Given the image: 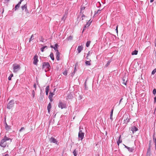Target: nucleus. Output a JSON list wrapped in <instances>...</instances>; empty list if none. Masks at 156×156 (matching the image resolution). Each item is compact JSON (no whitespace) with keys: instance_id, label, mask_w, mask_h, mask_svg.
<instances>
[{"instance_id":"f257e3e1","label":"nucleus","mask_w":156,"mask_h":156,"mask_svg":"<svg viewBox=\"0 0 156 156\" xmlns=\"http://www.w3.org/2000/svg\"><path fill=\"white\" fill-rule=\"evenodd\" d=\"M21 9L22 11L26 12V16H28L29 15V12L27 9V4L23 5L21 6Z\"/></svg>"},{"instance_id":"f03ea898","label":"nucleus","mask_w":156,"mask_h":156,"mask_svg":"<svg viewBox=\"0 0 156 156\" xmlns=\"http://www.w3.org/2000/svg\"><path fill=\"white\" fill-rule=\"evenodd\" d=\"M50 65L49 63L48 62H44L42 63V69H45V71L46 72L47 71L50 70Z\"/></svg>"},{"instance_id":"7ed1b4c3","label":"nucleus","mask_w":156,"mask_h":156,"mask_svg":"<svg viewBox=\"0 0 156 156\" xmlns=\"http://www.w3.org/2000/svg\"><path fill=\"white\" fill-rule=\"evenodd\" d=\"M58 107L62 109L66 108L67 107L65 101L60 100L58 104Z\"/></svg>"},{"instance_id":"20e7f679","label":"nucleus","mask_w":156,"mask_h":156,"mask_svg":"<svg viewBox=\"0 0 156 156\" xmlns=\"http://www.w3.org/2000/svg\"><path fill=\"white\" fill-rule=\"evenodd\" d=\"M14 100H11L9 101L7 106V108L8 109H11L14 106Z\"/></svg>"},{"instance_id":"39448f33","label":"nucleus","mask_w":156,"mask_h":156,"mask_svg":"<svg viewBox=\"0 0 156 156\" xmlns=\"http://www.w3.org/2000/svg\"><path fill=\"white\" fill-rule=\"evenodd\" d=\"M124 123L126 124H127L130 121V116L126 114L124 115Z\"/></svg>"},{"instance_id":"423d86ee","label":"nucleus","mask_w":156,"mask_h":156,"mask_svg":"<svg viewBox=\"0 0 156 156\" xmlns=\"http://www.w3.org/2000/svg\"><path fill=\"white\" fill-rule=\"evenodd\" d=\"M13 72L16 73L20 69V66L18 64H14L13 65Z\"/></svg>"},{"instance_id":"0eeeda50","label":"nucleus","mask_w":156,"mask_h":156,"mask_svg":"<svg viewBox=\"0 0 156 156\" xmlns=\"http://www.w3.org/2000/svg\"><path fill=\"white\" fill-rule=\"evenodd\" d=\"M7 144L6 142L3 139L1 140L0 143V146L5 148Z\"/></svg>"},{"instance_id":"6e6552de","label":"nucleus","mask_w":156,"mask_h":156,"mask_svg":"<svg viewBox=\"0 0 156 156\" xmlns=\"http://www.w3.org/2000/svg\"><path fill=\"white\" fill-rule=\"evenodd\" d=\"M38 61L37 56L35 55L34 57L33 64L36 65Z\"/></svg>"},{"instance_id":"1a4fd4ad","label":"nucleus","mask_w":156,"mask_h":156,"mask_svg":"<svg viewBox=\"0 0 156 156\" xmlns=\"http://www.w3.org/2000/svg\"><path fill=\"white\" fill-rule=\"evenodd\" d=\"M49 141L51 143H53L57 144V140L53 137H51Z\"/></svg>"},{"instance_id":"9d476101","label":"nucleus","mask_w":156,"mask_h":156,"mask_svg":"<svg viewBox=\"0 0 156 156\" xmlns=\"http://www.w3.org/2000/svg\"><path fill=\"white\" fill-rule=\"evenodd\" d=\"M84 135V133H78V136L79 140L80 139V140H82L83 138Z\"/></svg>"},{"instance_id":"9b49d317","label":"nucleus","mask_w":156,"mask_h":156,"mask_svg":"<svg viewBox=\"0 0 156 156\" xmlns=\"http://www.w3.org/2000/svg\"><path fill=\"white\" fill-rule=\"evenodd\" d=\"M124 146L125 147L127 148L128 150V151L130 152H133L134 149V147H129L125 145H124Z\"/></svg>"},{"instance_id":"f8f14e48","label":"nucleus","mask_w":156,"mask_h":156,"mask_svg":"<svg viewBox=\"0 0 156 156\" xmlns=\"http://www.w3.org/2000/svg\"><path fill=\"white\" fill-rule=\"evenodd\" d=\"M5 129L7 130H9V129H10V126H8L7 125V124L6 122V121L5 119Z\"/></svg>"},{"instance_id":"ddd939ff","label":"nucleus","mask_w":156,"mask_h":156,"mask_svg":"<svg viewBox=\"0 0 156 156\" xmlns=\"http://www.w3.org/2000/svg\"><path fill=\"white\" fill-rule=\"evenodd\" d=\"M91 21H90V20L88 21L87 22L86 25L84 26V27L83 29V31L85 30V28L88 27L90 24Z\"/></svg>"},{"instance_id":"4468645a","label":"nucleus","mask_w":156,"mask_h":156,"mask_svg":"<svg viewBox=\"0 0 156 156\" xmlns=\"http://www.w3.org/2000/svg\"><path fill=\"white\" fill-rule=\"evenodd\" d=\"M54 94H55L54 93H51V92H50L48 97L51 101H52V98Z\"/></svg>"},{"instance_id":"2eb2a0df","label":"nucleus","mask_w":156,"mask_h":156,"mask_svg":"<svg viewBox=\"0 0 156 156\" xmlns=\"http://www.w3.org/2000/svg\"><path fill=\"white\" fill-rule=\"evenodd\" d=\"M138 129L135 126H133L131 128V130L132 131L133 133H134V132L137 131Z\"/></svg>"},{"instance_id":"dca6fc26","label":"nucleus","mask_w":156,"mask_h":156,"mask_svg":"<svg viewBox=\"0 0 156 156\" xmlns=\"http://www.w3.org/2000/svg\"><path fill=\"white\" fill-rule=\"evenodd\" d=\"M83 49V47L82 46H78L77 48V50L78 51V53H80Z\"/></svg>"},{"instance_id":"f3484780","label":"nucleus","mask_w":156,"mask_h":156,"mask_svg":"<svg viewBox=\"0 0 156 156\" xmlns=\"http://www.w3.org/2000/svg\"><path fill=\"white\" fill-rule=\"evenodd\" d=\"M56 58L58 61L60 60V53L58 51L56 52Z\"/></svg>"},{"instance_id":"a211bd4d","label":"nucleus","mask_w":156,"mask_h":156,"mask_svg":"<svg viewBox=\"0 0 156 156\" xmlns=\"http://www.w3.org/2000/svg\"><path fill=\"white\" fill-rule=\"evenodd\" d=\"M145 156H151V151L149 148L147 149V152Z\"/></svg>"},{"instance_id":"6ab92c4d","label":"nucleus","mask_w":156,"mask_h":156,"mask_svg":"<svg viewBox=\"0 0 156 156\" xmlns=\"http://www.w3.org/2000/svg\"><path fill=\"white\" fill-rule=\"evenodd\" d=\"M58 45L57 44H55L54 45L53 48L56 52L58 51Z\"/></svg>"},{"instance_id":"aec40b11","label":"nucleus","mask_w":156,"mask_h":156,"mask_svg":"<svg viewBox=\"0 0 156 156\" xmlns=\"http://www.w3.org/2000/svg\"><path fill=\"white\" fill-rule=\"evenodd\" d=\"M49 90V86H47L45 88V92L46 95H48V92Z\"/></svg>"},{"instance_id":"412c9836","label":"nucleus","mask_w":156,"mask_h":156,"mask_svg":"<svg viewBox=\"0 0 156 156\" xmlns=\"http://www.w3.org/2000/svg\"><path fill=\"white\" fill-rule=\"evenodd\" d=\"M4 140H5V141L6 142L7 140H10V142H12V139L9 138L7 137L6 136H5L4 138H3Z\"/></svg>"},{"instance_id":"4be33fe9","label":"nucleus","mask_w":156,"mask_h":156,"mask_svg":"<svg viewBox=\"0 0 156 156\" xmlns=\"http://www.w3.org/2000/svg\"><path fill=\"white\" fill-rule=\"evenodd\" d=\"M113 112V109H112L111 111L110 115V119L111 120V121L113 120L112 115Z\"/></svg>"},{"instance_id":"5701e85b","label":"nucleus","mask_w":156,"mask_h":156,"mask_svg":"<svg viewBox=\"0 0 156 156\" xmlns=\"http://www.w3.org/2000/svg\"><path fill=\"white\" fill-rule=\"evenodd\" d=\"M20 5H18V4H17L16 5L15 8L13 9V10L16 11L19 8H20Z\"/></svg>"},{"instance_id":"b1692460","label":"nucleus","mask_w":156,"mask_h":156,"mask_svg":"<svg viewBox=\"0 0 156 156\" xmlns=\"http://www.w3.org/2000/svg\"><path fill=\"white\" fill-rule=\"evenodd\" d=\"M91 61L90 60L89 61L86 60L85 63L87 66H90L91 65Z\"/></svg>"},{"instance_id":"393cba45","label":"nucleus","mask_w":156,"mask_h":156,"mask_svg":"<svg viewBox=\"0 0 156 156\" xmlns=\"http://www.w3.org/2000/svg\"><path fill=\"white\" fill-rule=\"evenodd\" d=\"M121 136L120 135V136L119 137V139L117 141V143L118 145H119V144L121 143L122 142V140H121Z\"/></svg>"},{"instance_id":"a878e982","label":"nucleus","mask_w":156,"mask_h":156,"mask_svg":"<svg viewBox=\"0 0 156 156\" xmlns=\"http://www.w3.org/2000/svg\"><path fill=\"white\" fill-rule=\"evenodd\" d=\"M51 108V104L50 103H49L48 104V106L47 107V109H48V112H49L50 111Z\"/></svg>"},{"instance_id":"bb28decb","label":"nucleus","mask_w":156,"mask_h":156,"mask_svg":"<svg viewBox=\"0 0 156 156\" xmlns=\"http://www.w3.org/2000/svg\"><path fill=\"white\" fill-rule=\"evenodd\" d=\"M73 153L74 156H76L78 154V151L76 149L74 150L73 152Z\"/></svg>"},{"instance_id":"cd10ccee","label":"nucleus","mask_w":156,"mask_h":156,"mask_svg":"<svg viewBox=\"0 0 156 156\" xmlns=\"http://www.w3.org/2000/svg\"><path fill=\"white\" fill-rule=\"evenodd\" d=\"M138 52V51L135 50L132 52L131 54L132 55H136L137 54Z\"/></svg>"},{"instance_id":"c85d7f7f","label":"nucleus","mask_w":156,"mask_h":156,"mask_svg":"<svg viewBox=\"0 0 156 156\" xmlns=\"http://www.w3.org/2000/svg\"><path fill=\"white\" fill-rule=\"evenodd\" d=\"M50 56L52 60H54V55H53V53H52V52L51 53V54L50 55Z\"/></svg>"},{"instance_id":"c756f323","label":"nucleus","mask_w":156,"mask_h":156,"mask_svg":"<svg viewBox=\"0 0 156 156\" xmlns=\"http://www.w3.org/2000/svg\"><path fill=\"white\" fill-rule=\"evenodd\" d=\"M67 16V15L66 13H65L63 16L62 17V20H63L64 21L65 20H66V17Z\"/></svg>"},{"instance_id":"7c9ffc66","label":"nucleus","mask_w":156,"mask_h":156,"mask_svg":"<svg viewBox=\"0 0 156 156\" xmlns=\"http://www.w3.org/2000/svg\"><path fill=\"white\" fill-rule=\"evenodd\" d=\"M153 139L154 141V142L155 144V149L156 150V139L154 135H153Z\"/></svg>"},{"instance_id":"2f4dec72","label":"nucleus","mask_w":156,"mask_h":156,"mask_svg":"<svg viewBox=\"0 0 156 156\" xmlns=\"http://www.w3.org/2000/svg\"><path fill=\"white\" fill-rule=\"evenodd\" d=\"M34 35L33 34H32L31 36V37L29 39V43H30L31 41H32L34 39Z\"/></svg>"},{"instance_id":"473e14b6","label":"nucleus","mask_w":156,"mask_h":156,"mask_svg":"<svg viewBox=\"0 0 156 156\" xmlns=\"http://www.w3.org/2000/svg\"><path fill=\"white\" fill-rule=\"evenodd\" d=\"M90 43V41H88L86 43V46L87 47H88Z\"/></svg>"},{"instance_id":"72a5a7b5","label":"nucleus","mask_w":156,"mask_h":156,"mask_svg":"<svg viewBox=\"0 0 156 156\" xmlns=\"http://www.w3.org/2000/svg\"><path fill=\"white\" fill-rule=\"evenodd\" d=\"M47 48V46H45L42 47L40 49H41V51H42V52H43L44 51V49L45 48Z\"/></svg>"},{"instance_id":"f704fd0d","label":"nucleus","mask_w":156,"mask_h":156,"mask_svg":"<svg viewBox=\"0 0 156 156\" xmlns=\"http://www.w3.org/2000/svg\"><path fill=\"white\" fill-rule=\"evenodd\" d=\"M13 76V74H11L10 76L8 77V80H11V78Z\"/></svg>"},{"instance_id":"c9c22d12","label":"nucleus","mask_w":156,"mask_h":156,"mask_svg":"<svg viewBox=\"0 0 156 156\" xmlns=\"http://www.w3.org/2000/svg\"><path fill=\"white\" fill-rule=\"evenodd\" d=\"M101 10L100 9H99L97 11H95V14H97L98 13L100 14V13H101Z\"/></svg>"},{"instance_id":"e433bc0d","label":"nucleus","mask_w":156,"mask_h":156,"mask_svg":"<svg viewBox=\"0 0 156 156\" xmlns=\"http://www.w3.org/2000/svg\"><path fill=\"white\" fill-rule=\"evenodd\" d=\"M73 39V37L71 36H70L69 37H68L67 39L68 40H72Z\"/></svg>"},{"instance_id":"4c0bfd02","label":"nucleus","mask_w":156,"mask_h":156,"mask_svg":"<svg viewBox=\"0 0 156 156\" xmlns=\"http://www.w3.org/2000/svg\"><path fill=\"white\" fill-rule=\"evenodd\" d=\"M32 94L33 96V98H34L35 97V92L34 90H33L32 92Z\"/></svg>"},{"instance_id":"58836bf2","label":"nucleus","mask_w":156,"mask_h":156,"mask_svg":"<svg viewBox=\"0 0 156 156\" xmlns=\"http://www.w3.org/2000/svg\"><path fill=\"white\" fill-rule=\"evenodd\" d=\"M156 72V68L154 69L153 71L152 72L151 74L152 75L154 74Z\"/></svg>"},{"instance_id":"ea45409f","label":"nucleus","mask_w":156,"mask_h":156,"mask_svg":"<svg viewBox=\"0 0 156 156\" xmlns=\"http://www.w3.org/2000/svg\"><path fill=\"white\" fill-rule=\"evenodd\" d=\"M79 131L78 133H84L83 132L82 130H81V126L79 127Z\"/></svg>"},{"instance_id":"a19ab883","label":"nucleus","mask_w":156,"mask_h":156,"mask_svg":"<svg viewBox=\"0 0 156 156\" xmlns=\"http://www.w3.org/2000/svg\"><path fill=\"white\" fill-rule=\"evenodd\" d=\"M63 74L65 76H66L67 74V72L66 70H65L63 73Z\"/></svg>"},{"instance_id":"79ce46f5","label":"nucleus","mask_w":156,"mask_h":156,"mask_svg":"<svg viewBox=\"0 0 156 156\" xmlns=\"http://www.w3.org/2000/svg\"><path fill=\"white\" fill-rule=\"evenodd\" d=\"M153 94L154 95H155L156 94V89H154L153 91Z\"/></svg>"},{"instance_id":"37998d69","label":"nucleus","mask_w":156,"mask_h":156,"mask_svg":"<svg viewBox=\"0 0 156 156\" xmlns=\"http://www.w3.org/2000/svg\"><path fill=\"white\" fill-rule=\"evenodd\" d=\"M110 62H111V61H108V62L106 64V65L105 66L106 67H107L108 65H109Z\"/></svg>"},{"instance_id":"c03bdc74","label":"nucleus","mask_w":156,"mask_h":156,"mask_svg":"<svg viewBox=\"0 0 156 156\" xmlns=\"http://www.w3.org/2000/svg\"><path fill=\"white\" fill-rule=\"evenodd\" d=\"M122 80H123V83L125 85H126V82H125V80L124 79H122Z\"/></svg>"},{"instance_id":"a18cd8bd","label":"nucleus","mask_w":156,"mask_h":156,"mask_svg":"<svg viewBox=\"0 0 156 156\" xmlns=\"http://www.w3.org/2000/svg\"><path fill=\"white\" fill-rule=\"evenodd\" d=\"M40 39V41L42 42H44V38L42 37H41V39Z\"/></svg>"},{"instance_id":"49530a36","label":"nucleus","mask_w":156,"mask_h":156,"mask_svg":"<svg viewBox=\"0 0 156 156\" xmlns=\"http://www.w3.org/2000/svg\"><path fill=\"white\" fill-rule=\"evenodd\" d=\"M24 129L25 128L24 127H22L20 130V132H21L23 130H24Z\"/></svg>"},{"instance_id":"de8ad7c7","label":"nucleus","mask_w":156,"mask_h":156,"mask_svg":"<svg viewBox=\"0 0 156 156\" xmlns=\"http://www.w3.org/2000/svg\"><path fill=\"white\" fill-rule=\"evenodd\" d=\"M76 70V67H75L74 71L73 73L72 74L75 73V71Z\"/></svg>"},{"instance_id":"09e8293b","label":"nucleus","mask_w":156,"mask_h":156,"mask_svg":"<svg viewBox=\"0 0 156 156\" xmlns=\"http://www.w3.org/2000/svg\"><path fill=\"white\" fill-rule=\"evenodd\" d=\"M10 0H4V1H5L4 2L5 3H8L9 2Z\"/></svg>"},{"instance_id":"8fccbe9b","label":"nucleus","mask_w":156,"mask_h":156,"mask_svg":"<svg viewBox=\"0 0 156 156\" xmlns=\"http://www.w3.org/2000/svg\"><path fill=\"white\" fill-rule=\"evenodd\" d=\"M34 87L35 88V90H36V84L35 83H34Z\"/></svg>"},{"instance_id":"3c124183","label":"nucleus","mask_w":156,"mask_h":156,"mask_svg":"<svg viewBox=\"0 0 156 156\" xmlns=\"http://www.w3.org/2000/svg\"><path fill=\"white\" fill-rule=\"evenodd\" d=\"M118 26H117L116 27V29H115V30L116 31V32L117 33L118 32Z\"/></svg>"},{"instance_id":"603ef678","label":"nucleus","mask_w":156,"mask_h":156,"mask_svg":"<svg viewBox=\"0 0 156 156\" xmlns=\"http://www.w3.org/2000/svg\"><path fill=\"white\" fill-rule=\"evenodd\" d=\"M22 2H21V1H20L18 2L17 4L20 5V4H21V3Z\"/></svg>"},{"instance_id":"864d4df0","label":"nucleus","mask_w":156,"mask_h":156,"mask_svg":"<svg viewBox=\"0 0 156 156\" xmlns=\"http://www.w3.org/2000/svg\"><path fill=\"white\" fill-rule=\"evenodd\" d=\"M90 51H89L88 52V53L87 54V56H89V55H90Z\"/></svg>"},{"instance_id":"5fc2aeb1","label":"nucleus","mask_w":156,"mask_h":156,"mask_svg":"<svg viewBox=\"0 0 156 156\" xmlns=\"http://www.w3.org/2000/svg\"><path fill=\"white\" fill-rule=\"evenodd\" d=\"M85 8V7H83L81 8V10H84Z\"/></svg>"},{"instance_id":"6e6d98bb","label":"nucleus","mask_w":156,"mask_h":156,"mask_svg":"<svg viewBox=\"0 0 156 156\" xmlns=\"http://www.w3.org/2000/svg\"><path fill=\"white\" fill-rule=\"evenodd\" d=\"M87 80H86V81H85V83H84V85H85V87H86V82H87Z\"/></svg>"},{"instance_id":"4d7b16f0","label":"nucleus","mask_w":156,"mask_h":156,"mask_svg":"<svg viewBox=\"0 0 156 156\" xmlns=\"http://www.w3.org/2000/svg\"><path fill=\"white\" fill-rule=\"evenodd\" d=\"M154 103L155 102H156V97H155L154 98Z\"/></svg>"},{"instance_id":"13d9d810","label":"nucleus","mask_w":156,"mask_h":156,"mask_svg":"<svg viewBox=\"0 0 156 156\" xmlns=\"http://www.w3.org/2000/svg\"><path fill=\"white\" fill-rule=\"evenodd\" d=\"M77 66H78V63H77V62L76 63H75V67H77Z\"/></svg>"},{"instance_id":"bf43d9fd","label":"nucleus","mask_w":156,"mask_h":156,"mask_svg":"<svg viewBox=\"0 0 156 156\" xmlns=\"http://www.w3.org/2000/svg\"><path fill=\"white\" fill-rule=\"evenodd\" d=\"M85 15H82V16H81V18H83V17H85Z\"/></svg>"},{"instance_id":"052dcab7","label":"nucleus","mask_w":156,"mask_h":156,"mask_svg":"<svg viewBox=\"0 0 156 156\" xmlns=\"http://www.w3.org/2000/svg\"><path fill=\"white\" fill-rule=\"evenodd\" d=\"M88 56H87L86 57V59H87V60H90V59H89V58H88Z\"/></svg>"},{"instance_id":"680f3d73","label":"nucleus","mask_w":156,"mask_h":156,"mask_svg":"<svg viewBox=\"0 0 156 156\" xmlns=\"http://www.w3.org/2000/svg\"><path fill=\"white\" fill-rule=\"evenodd\" d=\"M123 98H122L120 100V101H119V104H120V103H121V101H122V100Z\"/></svg>"},{"instance_id":"e2e57ef3","label":"nucleus","mask_w":156,"mask_h":156,"mask_svg":"<svg viewBox=\"0 0 156 156\" xmlns=\"http://www.w3.org/2000/svg\"><path fill=\"white\" fill-rule=\"evenodd\" d=\"M3 156H9V155L8 154H5V155Z\"/></svg>"},{"instance_id":"0e129e2a","label":"nucleus","mask_w":156,"mask_h":156,"mask_svg":"<svg viewBox=\"0 0 156 156\" xmlns=\"http://www.w3.org/2000/svg\"><path fill=\"white\" fill-rule=\"evenodd\" d=\"M50 47L51 48H53V47H54V46L52 45H51L50 46Z\"/></svg>"},{"instance_id":"69168bd1","label":"nucleus","mask_w":156,"mask_h":156,"mask_svg":"<svg viewBox=\"0 0 156 156\" xmlns=\"http://www.w3.org/2000/svg\"><path fill=\"white\" fill-rule=\"evenodd\" d=\"M154 0H150V2H153V1H154Z\"/></svg>"},{"instance_id":"338daca9","label":"nucleus","mask_w":156,"mask_h":156,"mask_svg":"<svg viewBox=\"0 0 156 156\" xmlns=\"http://www.w3.org/2000/svg\"><path fill=\"white\" fill-rule=\"evenodd\" d=\"M83 129V127L82 126H81V130H82Z\"/></svg>"},{"instance_id":"774afa93","label":"nucleus","mask_w":156,"mask_h":156,"mask_svg":"<svg viewBox=\"0 0 156 156\" xmlns=\"http://www.w3.org/2000/svg\"><path fill=\"white\" fill-rule=\"evenodd\" d=\"M151 140L149 141V144H150H150H151Z\"/></svg>"}]
</instances>
